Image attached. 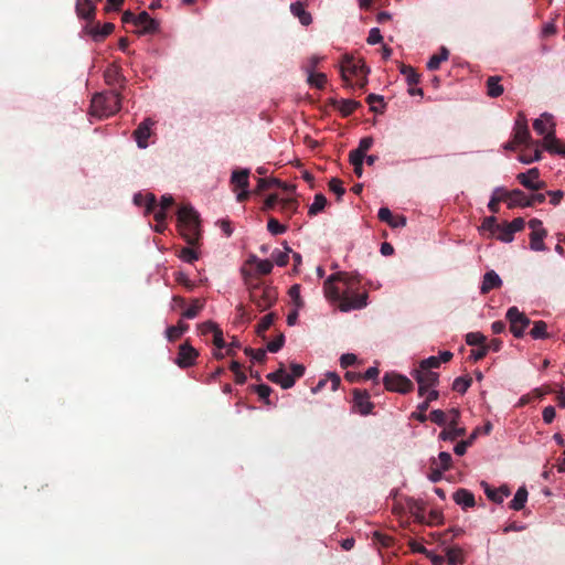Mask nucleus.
<instances>
[{"instance_id":"1","label":"nucleus","mask_w":565,"mask_h":565,"mask_svg":"<svg viewBox=\"0 0 565 565\" xmlns=\"http://www.w3.org/2000/svg\"><path fill=\"white\" fill-rule=\"evenodd\" d=\"M360 281L358 274H332L323 284L324 296L331 301L339 302V309L343 312L362 309L366 307L369 296L367 292L355 294Z\"/></svg>"},{"instance_id":"2","label":"nucleus","mask_w":565,"mask_h":565,"mask_svg":"<svg viewBox=\"0 0 565 565\" xmlns=\"http://www.w3.org/2000/svg\"><path fill=\"white\" fill-rule=\"evenodd\" d=\"M179 231L182 237L191 246L199 243L201 238L200 218L191 205H182L178 210Z\"/></svg>"},{"instance_id":"3","label":"nucleus","mask_w":565,"mask_h":565,"mask_svg":"<svg viewBox=\"0 0 565 565\" xmlns=\"http://www.w3.org/2000/svg\"><path fill=\"white\" fill-rule=\"evenodd\" d=\"M120 95L116 90L97 93L90 103V115L104 118L115 115L120 109Z\"/></svg>"},{"instance_id":"4","label":"nucleus","mask_w":565,"mask_h":565,"mask_svg":"<svg viewBox=\"0 0 565 565\" xmlns=\"http://www.w3.org/2000/svg\"><path fill=\"white\" fill-rule=\"evenodd\" d=\"M278 292L276 288L256 284L249 289V299L255 306L264 311L270 308L277 300Z\"/></svg>"},{"instance_id":"5","label":"nucleus","mask_w":565,"mask_h":565,"mask_svg":"<svg viewBox=\"0 0 565 565\" xmlns=\"http://www.w3.org/2000/svg\"><path fill=\"white\" fill-rule=\"evenodd\" d=\"M341 76L347 86L351 85V77L366 76L370 72L362 60L345 56L341 64Z\"/></svg>"},{"instance_id":"6","label":"nucleus","mask_w":565,"mask_h":565,"mask_svg":"<svg viewBox=\"0 0 565 565\" xmlns=\"http://www.w3.org/2000/svg\"><path fill=\"white\" fill-rule=\"evenodd\" d=\"M505 318L510 323V331L515 338H522L531 324V320L518 307L509 308Z\"/></svg>"},{"instance_id":"7","label":"nucleus","mask_w":565,"mask_h":565,"mask_svg":"<svg viewBox=\"0 0 565 565\" xmlns=\"http://www.w3.org/2000/svg\"><path fill=\"white\" fill-rule=\"evenodd\" d=\"M383 384L387 391L402 394L409 393L414 388V384L408 377L396 373H386L383 377Z\"/></svg>"},{"instance_id":"8","label":"nucleus","mask_w":565,"mask_h":565,"mask_svg":"<svg viewBox=\"0 0 565 565\" xmlns=\"http://www.w3.org/2000/svg\"><path fill=\"white\" fill-rule=\"evenodd\" d=\"M249 170L248 169H237L232 172L231 183L234 185V189H241V192L237 193L236 200L238 202H245L250 192L249 188Z\"/></svg>"},{"instance_id":"9","label":"nucleus","mask_w":565,"mask_h":565,"mask_svg":"<svg viewBox=\"0 0 565 565\" xmlns=\"http://www.w3.org/2000/svg\"><path fill=\"white\" fill-rule=\"evenodd\" d=\"M413 376L418 383L419 395H424L428 388L438 384L439 374L430 370L418 367L414 371Z\"/></svg>"},{"instance_id":"10","label":"nucleus","mask_w":565,"mask_h":565,"mask_svg":"<svg viewBox=\"0 0 565 565\" xmlns=\"http://www.w3.org/2000/svg\"><path fill=\"white\" fill-rule=\"evenodd\" d=\"M199 352L189 342L179 345L178 355L174 360L175 364L181 369H188L195 364Z\"/></svg>"},{"instance_id":"11","label":"nucleus","mask_w":565,"mask_h":565,"mask_svg":"<svg viewBox=\"0 0 565 565\" xmlns=\"http://www.w3.org/2000/svg\"><path fill=\"white\" fill-rule=\"evenodd\" d=\"M540 171L537 168H532L526 172L519 173L516 180L526 189L531 191L543 190L546 184L544 181H540Z\"/></svg>"},{"instance_id":"12","label":"nucleus","mask_w":565,"mask_h":565,"mask_svg":"<svg viewBox=\"0 0 565 565\" xmlns=\"http://www.w3.org/2000/svg\"><path fill=\"white\" fill-rule=\"evenodd\" d=\"M497 193L504 194L508 200V207L514 209L516 206L520 207H529L531 203L527 201V196L520 189L507 190L505 188L499 186L497 188Z\"/></svg>"},{"instance_id":"13","label":"nucleus","mask_w":565,"mask_h":565,"mask_svg":"<svg viewBox=\"0 0 565 565\" xmlns=\"http://www.w3.org/2000/svg\"><path fill=\"white\" fill-rule=\"evenodd\" d=\"M513 140L514 143H518L519 146H526L530 147L534 142L531 139V134L527 128V124L525 118L522 115H519L518 120L515 121V127L513 130Z\"/></svg>"},{"instance_id":"14","label":"nucleus","mask_w":565,"mask_h":565,"mask_svg":"<svg viewBox=\"0 0 565 565\" xmlns=\"http://www.w3.org/2000/svg\"><path fill=\"white\" fill-rule=\"evenodd\" d=\"M353 402H354V405L358 407L361 415H369L372 413L374 405L370 401V394L367 391L354 388L353 390Z\"/></svg>"},{"instance_id":"15","label":"nucleus","mask_w":565,"mask_h":565,"mask_svg":"<svg viewBox=\"0 0 565 565\" xmlns=\"http://www.w3.org/2000/svg\"><path fill=\"white\" fill-rule=\"evenodd\" d=\"M153 125L154 121L151 118H146L134 131V137L139 148H146L148 146V139L151 136Z\"/></svg>"},{"instance_id":"16","label":"nucleus","mask_w":565,"mask_h":565,"mask_svg":"<svg viewBox=\"0 0 565 565\" xmlns=\"http://www.w3.org/2000/svg\"><path fill=\"white\" fill-rule=\"evenodd\" d=\"M139 34H153L159 30V22L152 19L148 12L142 11L138 14L137 24Z\"/></svg>"},{"instance_id":"17","label":"nucleus","mask_w":565,"mask_h":565,"mask_svg":"<svg viewBox=\"0 0 565 565\" xmlns=\"http://www.w3.org/2000/svg\"><path fill=\"white\" fill-rule=\"evenodd\" d=\"M377 217L392 228H399L406 225V217L404 215H393L391 210L385 206L379 210Z\"/></svg>"},{"instance_id":"18","label":"nucleus","mask_w":565,"mask_h":565,"mask_svg":"<svg viewBox=\"0 0 565 565\" xmlns=\"http://www.w3.org/2000/svg\"><path fill=\"white\" fill-rule=\"evenodd\" d=\"M543 147L552 154H561L565 157V143L555 137V130L548 131L543 140Z\"/></svg>"},{"instance_id":"19","label":"nucleus","mask_w":565,"mask_h":565,"mask_svg":"<svg viewBox=\"0 0 565 565\" xmlns=\"http://www.w3.org/2000/svg\"><path fill=\"white\" fill-rule=\"evenodd\" d=\"M267 379L276 384H279L284 390L290 388L295 385V379L288 374L281 365L276 372L267 374Z\"/></svg>"},{"instance_id":"20","label":"nucleus","mask_w":565,"mask_h":565,"mask_svg":"<svg viewBox=\"0 0 565 565\" xmlns=\"http://www.w3.org/2000/svg\"><path fill=\"white\" fill-rule=\"evenodd\" d=\"M329 105L338 109L343 117L350 116L356 108L361 107V103L353 99H335L330 98Z\"/></svg>"},{"instance_id":"21","label":"nucleus","mask_w":565,"mask_h":565,"mask_svg":"<svg viewBox=\"0 0 565 565\" xmlns=\"http://www.w3.org/2000/svg\"><path fill=\"white\" fill-rule=\"evenodd\" d=\"M104 78L107 85L115 86L121 85L125 77L121 73V67L116 63L110 64L104 72Z\"/></svg>"},{"instance_id":"22","label":"nucleus","mask_w":565,"mask_h":565,"mask_svg":"<svg viewBox=\"0 0 565 565\" xmlns=\"http://www.w3.org/2000/svg\"><path fill=\"white\" fill-rule=\"evenodd\" d=\"M454 501L462 509L473 508L476 505V499L471 491L460 488L452 494Z\"/></svg>"},{"instance_id":"23","label":"nucleus","mask_w":565,"mask_h":565,"mask_svg":"<svg viewBox=\"0 0 565 565\" xmlns=\"http://www.w3.org/2000/svg\"><path fill=\"white\" fill-rule=\"evenodd\" d=\"M76 13L81 19L93 22L96 14V7L90 0H77Z\"/></svg>"},{"instance_id":"24","label":"nucleus","mask_w":565,"mask_h":565,"mask_svg":"<svg viewBox=\"0 0 565 565\" xmlns=\"http://www.w3.org/2000/svg\"><path fill=\"white\" fill-rule=\"evenodd\" d=\"M502 286L500 276L494 270H489L484 274L483 280L480 287L482 295L490 292L492 289H498Z\"/></svg>"},{"instance_id":"25","label":"nucleus","mask_w":565,"mask_h":565,"mask_svg":"<svg viewBox=\"0 0 565 565\" xmlns=\"http://www.w3.org/2000/svg\"><path fill=\"white\" fill-rule=\"evenodd\" d=\"M482 486L484 487V493L487 494L488 499L495 503H502L504 498H508L511 493L509 488L505 486L500 487L499 489H492L486 482H482Z\"/></svg>"},{"instance_id":"26","label":"nucleus","mask_w":565,"mask_h":565,"mask_svg":"<svg viewBox=\"0 0 565 565\" xmlns=\"http://www.w3.org/2000/svg\"><path fill=\"white\" fill-rule=\"evenodd\" d=\"M115 29V25L111 22H106L103 25L96 23L89 30V34L93 36L95 41H103L106 36L110 35Z\"/></svg>"},{"instance_id":"27","label":"nucleus","mask_w":565,"mask_h":565,"mask_svg":"<svg viewBox=\"0 0 565 565\" xmlns=\"http://www.w3.org/2000/svg\"><path fill=\"white\" fill-rule=\"evenodd\" d=\"M466 435V428L460 427L459 425L455 426H447L444 428V430L439 434V439L445 441H455L460 437H463Z\"/></svg>"},{"instance_id":"28","label":"nucleus","mask_w":565,"mask_h":565,"mask_svg":"<svg viewBox=\"0 0 565 565\" xmlns=\"http://www.w3.org/2000/svg\"><path fill=\"white\" fill-rule=\"evenodd\" d=\"M329 381L331 382V391H333V392L337 391L339 385H340V383H341V379H340V376L337 373L330 372V373L327 374L326 379H321L317 383V385L311 388L312 393L316 394V393L322 391V388L326 386V384Z\"/></svg>"},{"instance_id":"29","label":"nucleus","mask_w":565,"mask_h":565,"mask_svg":"<svg viewBox=\"0 0 565 565\" xmlns=\"http://www.w3.org/2000/svg\"><path fill=\"white\" fill-rule=\"evenodd\" d=\"M299 207V203L296 199H281L278 211L285 216V218H290L295 213H297Z\"/></svg>"},{"instance_id":"30","label":"nucleus","mask_w":565,"mask_h":565,"mask_svg":"<svg viewBox=\"0 0 565 565\" xmlns=\"http://www.w3.org/2000/svg\"><path fill=\"white\" fill-rule=\"evenodd\" d=\"M188 330L189 324L180 320L177 326H171L167 328L166 335L168 341L174 342L179 340L182 337V334Z\"/></svg>"},{"instance_id":"31","label":"nucleus","mask_w":565,"mask_h":565,"mask_svg":"<svg viewBox=\"0 0 565 565\" xmlns=\"http://www.w3.org/2000/svg\"><path fill=\"white\" fill-rule=\"evenodd\" d=\"M205 306V300L200 298H194L191 302V305L185 308L182 312V318L185 319H194L199 316L201 310Z\"/></svg>"},{"instance_id":"32","label":"nucleus","mask_w":565,"mask_h":565,"mask_svg":"<svg viewBox=\"0 0 565 565\" xmlns=\"http://www.w3.org/2000/svg\"><path fill=\"white\" fill-rule=\"evenodd\" d=\"M501 77L500 76H490L488 77L486 85H487V93L490 97H499L503 94V86L500 84Z\"/></svg>"},{"instance_id":"33","label":"nucleus","mask_w":565,"mask_h":565,"mask_svg":"<svg viewBox=\"0 0 565 565\" xmlns=\"http://www.w3.org/2000/svg\"><path fill=\"white\" fill-rule=\"evenodd\" d=\"M546 230L531 232L530 234V247L533 250L541 252L545 250V244L543 239L546 237Z\"/></svg>"},{"instance_id":"34","label":"nucleus","mask_w":565,"mask_h":565,"mask_svg":"<svg viewBox=\"0 0 565 565\" xmlns=\"http://www.w3.org/2000/svg\"><path fill=\"white\" fill-rule=\"evenodd\" d=\"M275 185L280 186L284 190H288V191H294L295 190L294 185L288 186V185L281 183L277 179L260 178V179H258V184H257V188H256V192H263V191L268 190V189H270V188H273Z\"/></svg>"},{"instance_id":"35","label":"nucleus","mask_w":565,"mask_h":565,"mask_svg":"<svg viewBox=\"0 0 565 565\" xmlns=\"http://www.w3.org/2000/svg\"><path fill=\"white\" fill-rule=\"evenodd\" d=\"M527 500V490L525 487H520L514 494V498L510 502V509L514 511H520L524 508Z\"/></svg>"},{"instance_id":"36","label":"nucleus","mask_w":565,"mask_h":565,"mask_svg":"<svg viewBox=\"0 0 565 565\" xmlns=\"http://www.w3.org/2000/svg\"><path fill=\"white\" fill-rule=\"evenodd\" d=\"M249 264L256 265V270L260 275H268L271 273L274 263L269 259H259L257 256L252 255L248 259Z\"/></svg>"},{"instance_id":"37","label":"nucleus","mask_w":565,"mask_h":565,"mask_svg":"<svg viewBox=\"0 0 565 565\" xmlns=\"http://www.w3.org/2000/svg\"><path fill=\"white\" fill-rule=\"evenodd\" d=\"M285 250H280L278 248L274 249L271 253V257L277 266L284 267L289 262V253H291V248L288 246L287 242H284Z\"/></svg>"},{"instance_id":"38","label":"nucleus","mask_w":565,"mask_h":565,"mask_svg":"<svg viewBox=\"0 0 565 565\" xmlns=\"http://www.w3.org/2000/svg\"><path fill=\"white\" fill-rule=\"evenodd\" d=\"M290 11L295 17L299 19L301 24L308 25L311 23V15L305 10V7L301 2L291 3Z\"/></svg>"},{"instance_id":"39","label":"nucleus","mask_w":565,"mask_h":565,"mask_svg":"<svg viewBox=\"0 0 565 565\" xmlns=\"http://www.w3.org/2000/svg\"><path fill=\"white\" fill-rule=\"evenodd\" d=\"M448 57H449V51H448L445 46H443V47L440 49V52H439L438 54H434V55L429 58V61H428V63H427V68H428L429 71H436V70H438V68H439V66H440V64H441V62L447 61V60H448Z\"/></svg>"},{"instance_id":"40","label":"nucleus","mask_w":565,"mask_h":565,"mask_svg":"<svg viewBox=\"0 0 565 565\" xmlns=\"http://www.w3.org/2000/svg\"><path fill=\"white\" fill-rule=\"evenodd\" d=\"M550 124L552 129H554V122L553 117L550 114H543L540 118L535 119L533 122V129L539 135H545L546 132V125Z\"/></svg>"},{"instance_id":"41","label":"nucleus","mask_w":565,"mask_h":565,"mask_svg":"<svg viewBox=\"0 0 565 565\" xmlns=\"http://www.w3.org/2000/svg\"><path fill=\"white\" fill-rule=\"evenodd\" d=\"M373 138L372 137H364L360 140L359 147L354 150H351L349 156H354L359 158H365V153L367 150L373 146Z\"/></svg>"},{"instance_id":"42","label":"nucleus","mask_w":565,"mask_h":565,"mask_svg":"<svg viewBox=\"0 0 565 565\" xmlns=\"http://www.w3.org/2000/svg\"><path fill=\"white\" fill-rule=\"evenodd\" d=\"M366 103L370 105V110L373 113L382 114L385 108L384 98L381 95L370 94L366 97Z\"/></svg>"},{"instance_id":"43","label":"nucleus","mask_w":565,"mask_h":565,"mask_svg":"<svg viewBox=\"0 0 565 565\" xmlns=\"http://www.w3.org/2000/svg\"><path fill=\"white\" fill-rule=\"evenodd\" d=\"M514 232H512L511 227H509L508 222H503L499 225V228L495 233L497 238L503 243H511L514 238Z\"/></svg>"},{"instance_id":"44","label":"nucleus","mask_w":565,"mask_h":565,"mask_svg":"<svg viewBox=\"0 0 565 565\" xmlns=\"http://www.w3.org/2000/svg\"><path fill=\"white\" fill-rule=\"evenodd\" d=\"M401 73L405 76L409 86H414L419 83L420 76L412 66L402 64Z\"/></svg>"},{"instance_id":"45","label":"nucleus","mask_w":565,"mask_h":565,"mask_svg":"<svg viewBox=\"0 0 565 565\" xmlns=\"http://www.w3.org/2000/svg\"><path fill=\"white\" fill-rule=\"evenodd\" d=\"M546 322L540 320L533 323L530 334L533 339H546L548 337Z\"/></svg>"},{"instance_id":"46","label":"nucleus","mask_w":565,"mask_h":565,"mask_svg":"<svg viewBox=\"0 0 565 565\" xmlns=\"http://www.w3.org/2000/svg\"><path fill=\"white\" fill-rule=\"evenodd\" d=\"M446 556L450 565H459L463 562L462 551L457 546L447 548Z\"/></svg>"},{"instance_id":"47","label":"nucleus","mask_w":565,"mask_h":565,"mask_svg":"<svg viewBox=\"0 0 565 565\" xmlns=\"http://www.w3.org/2000/svg\"><path fill=\"white\" fill-rule=\"evenodd\" d=\"M327 205V199L322 193H318L315 195L313 203L310 205L308 214L313 216L321 212Z\"/></svg>"},{"instance_id":"48","label":"nucleus","mask_w":565,"mask_h":565,"mask_svg":"<svg viewBox=\"0 0 565 565\" xmlns=\"http://www.w3.org/2000/svg\"><path fill=\"white\" fill-rule=\"evenodd\" d=\"M472 379L470 376H459L452 383V390L460 394H465L470 387Z\"/></svg>"},{"instance_id":"49","label":"nucleus","mask_w":565,"mask_h":565,"mask_svg":"<svg viewBox=\"0 0 565 565\" xmlns=\"http://www.w3.org/2000/svg\"><path fill=\"white\" fill-rule=\"evenodd\" d=\"M500 202L508 203V200L504 194L497 193V188H495L492 193V196L488 203L489 211L492 212L493 214L498 213L500 210V207H499Z\"/></svg>"},{"instance_id":"50","label":"nucleus","mask_w":565,"mask_h":565,"mask_svg":"<svg viewBox=\"0 0 565 565\" xmlns=\"http://www.w3.org/2000/svg\"><path fill=\"white\" fill-rule=\"evenodd\" d=\"M275 315L268 313L264 316L260 320V322L257 324L256 332L258 335L265 338V332L271 327L274 323Z\"/></svg>"},{"instance_id":"51","label":"nucleus","mask_w":565,"mask_h":565,"mask_svg":"<svg viewBox=\"0 0 565 565\" xmlns=\"http://www.w3.org/2000/svg\"><path fill=\"white\" fill-rule=\"evenodd\" d=\"M308 83L319 89L323 88L327 83V76L323 73H313L309 71Z\"/></svg>"},{"instance_id":"52","label":"nucleus","mask_w":565,"mask_h":565,"mask_svg":"<svg viewBox=\"0 0 565 565\" xmlns=\"http://www.w3.org/2000/svg\"><path fill=\"white\" fill-rule=\"evenodd\" d=\"M267 230L273 235H280L287 231V226L280 224L277 218L270 216L267 222Z\"/></svg>"},{"instance_id":"53","label":"nucleus","mask_w":565,"mask_h":565,"mask_svg":"<svg viewBox=\"0 0 565 565\" xmlns=\"http://www.w3.org/2000/svg\"><path fill=\"white\" fill-rule=\"evenodd\" d=\"M486 340L487 338L481 332H469L466 334V343L471 347H482L486 344Z\"/></svg>"},{"instance_id":"54","label":"nucleus","mask_w":565,"mask_h":565,"mask_svg":"<svg viewBox=\"0 0 565 565\" xmlns=\"http://www.w3.org/2000/svg\"><path fill=\"white\" fill-rule=\"evenodd\" d=\"M428 418L438 426H446L448 415L441 409H434L430 412Z\"/></svg>"},{"instance_id":"55","label":"nucleus","mask_w":565,"mask_h":565,"mask_svg":"<svg viewBox=\"0 0 565 565\" xmlns=\"http://www.w3.org/2000/svg\"><path fill=\"white\" fill-rule=\"evenodd\" d=\"M498 222L495 216H487L483 218L481 224V230L489 231L491 234H495L499 228Z\"/></svg>"},{"instance_id":"56","label":"nucleus","mask_w":565,"mask_h":565,"mask_svg":"<svg viewBox=\"0 0 565 565\" xmlns=\"http://www.w3.org/2000/svg\"><path fill=\"white\" fill-rule=\"evenodd\" d=\"M244 352L246 355L250 356L254 361L258 363H263L266 359V351L264 349L246 348Z\"/></svg>"},{"instance_id":"57","label":"nucleus","mask_w":565,"mask_h":565,"mask_svg":"<svg viewBox=\"0 0 565 565\" xmlns=\"http://www.w3.org/2000/svg\"><path fill=\"white\" fill-rule=\"evenodd\" d=\"M428 407L429 405H427V402L420 403L417 407V412L412 413L411 417L420 423H425L428 419V416L426 415Z\"/></svg>"},{"instance_id":"58","label":"nucleus","mask_w":565,"mask_h":565,"mask_svg":"<svg viewBox=\"0 0 565 565\" xmlns=\"http://www.w3.org/2000/svg\"><path fill=\"white\" fill-rule=\"evenodd\" d=\"M179 257L186 263H193L199 258V254L195 249L191 247H183L180 250Z\"/></svg>"},{"instance_id":"59","label":"nucleus","mask_w":565,"mask_h":565,"mask_svg":"<svg viewBox=\"0 0 565 565\" xmlns=\"http://www.w3.org/2000/svg\"><path fill=\"white\" fill-rule=\"evenodd\" d=\"M439 366L440 359L438 356H429L427 359L422 360L418 367L433 371V369H437Z\"/></svg>"},{"instance_id":"60","label":"nucleus","mask_w":565,"mask_h":565,"mask_svg":"<svg viewBox=\"0 0 565 565\" xmlns=\"http://www.w3.org/2000/svg\"><path fill=\"white\" fill-rule=\"evenodd\" d=\"M252 390L255 391L258 396L269 404L268 397L271 393V387L266 384L253 385Z\"/></svg>"},{"instance_id":"61","label":"nucleus","mask_w":565,"mask_h":565,"mask_svg":"<svg viewBox=\"0 0 565 565\" xmlns=\"http://www.w3.org/2000/svg\"><path fill=\"white\" fill-rule=\"evenodd\" d=\"M279 203H280V199L278 198V195L277 194H270L265 200L262 210L264 212H267V211H270V210H275L276 207L279 206Z\"/></svg>"},{"instance_id":"62","label":"nucleus","mask_w":565,"mask_h":565,"mask_svg":"<svg viewBox=\"0 0 565 565\" xmlns=\"http://www.w3.org/2000/svg\"><path fill=\"white\" fill-rule=\"evenodd\" d=\"M439 467L441 470L447 471L451 467L452 458L451 455L447 451H441L438 455Z\"/></svg>"},{"instance_id":"63","label":"nucleus","mask_w":565,"mask_h":565,"mask_svg":"<svg viewBox=\"0 0 565 565\" xmlns=\"http://www.w3.org/2000/svg\"><path fill=\"white\" fill-rule=\"evenodd\" d=\"M285 343V335L280 333L275 340L268 342L267 350L271 353L278 352Z\"/></svg>"},{"instance_id":"64","label":"nucleus","mask_w":565,"mask_h":565,"mask_svg":"<svg viewBox=\"0 0 565 565\" xmlns=\"http://www.w3.org/2000/svg\"><path fill=\"white\" fill-rule=\"evenodd\" d=\"M157 206H158V203H157L156 195L152 193L146 194L145 195L146 213L149 214V213L154 212L157 210Z\"/></svg>"}]
</instances>
